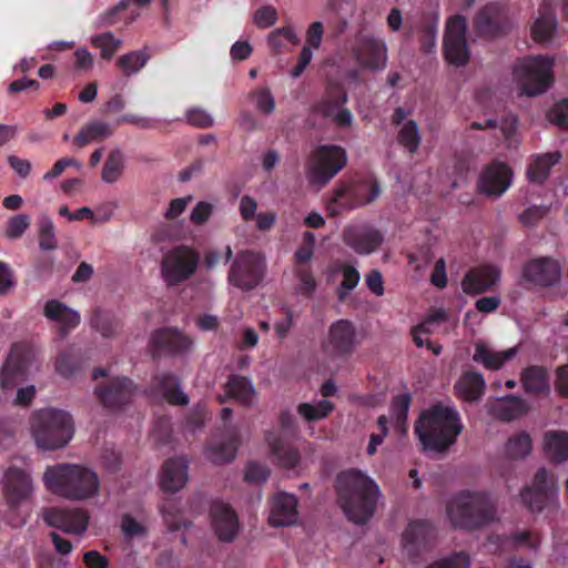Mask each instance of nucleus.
<instances>
[{
	"instance_id": "1",
	"label": "nucleus",
	"mask_w": 568,
	"mask_h": 568,
	"mask_svg": "<svg viewBox=\"0 0 568 568\" xmlns=\"http://www.w3.org/2000/svg\"><path fill=\"white\" fill-rule=\"evenodd\" d=\"M337 504L348 520L365 524L374 515L379 496L377 484L357 469L341 471L335 480Z\"/></svg>"
},
{
	"instance_id": "2",
	"label": "nucleus",
	"mask_w": 568,
	"mask_h": 568,
	"mask_svg": "<svg viewBox=\"0 0 568 568\" xmlns=\"http://www.w3.org/2000/svg\"><path fill=\"white\" fill-rule=\"evenodd\" d=\"M457 409L442 403L423 412L415 424V433L425 450L445 453L463 430Z\"/></svg>"
},
{
	"instance_id": "3",
	"label": "nucleus",
	"mask_w": 568,
	"mask_h": 568,
	"mask_svg": "<svg viewBox=\"0 0 568 568\" xmlns=\"http://www.w3.org/2000/svg\"><path fill=\"white\" fill-rule=\"evenodd\" d=\"M45 488L69 500H87L98 495L100 480L95 471L75 464H57L43 474Z\"/></svg>"
},
{
	"instance_id": "4",
	"label": "nucleus",
	"mask_w": 568,
	"mask_h": 568,
	"mask_svg": "<svg viewBox=\"0 0 568 568\" xmlns=\"http://www.w3.org/2000/svg\"><path fill=\"white\" fill-rule=\"evenodd\" d=\"M447 515L455 528L473 531L493 523L497 509L488 493L462 490L448 503Z\"/></svg>"
},
{
	"instance_id": "5",
	"label": "nucleus",
	"mask_w": 568,
	"mask_h": 568,
	"mask_svg": "<svg viewBox=\"0 0 568 568\" xmlns=\"http://www.w3.org/2000/svg\"><path fill=\"white\" fill-rule=\"evenodd\" d=\"M32 433L37 445L43 449H58L67 445L73 435L70 414L64 410L45 408L33 414Z\"/></svg>"
},
{
	"instance_id": "6",
	"label": "nucleus",
	"mask_w": 568,
	"mask_h": 568,
	"mask_svg": "<svg viewBox=\"0 0 568 568\" xmlns=\"http://www.w3.org/2000/svg\"><path fill=\"white\" fill-rule=\"evenodd\" d=\"M347 164L344 148L336 144L318 145L306 163V178L310 184L323 187L328 184Z\"/></svg>"
},
{
	"instance_id": "7",
	"label": "nucleus",
	"mask_w": 568,
	"mask_h": 568,
	"mask_svg": "<svg viewBox=\"0 0 568 568\" xmlns=\"http://www.w3.org/2000/svg\"><path fill=\"white\" fill-rule=\"evenodd\" d=\"M200 264V253L192 246L180 244L166 251L160 271L166 287H175L189 281Z\"/></svg>"
},
{
	"instance_id": "8",
	"label": "nucleus",
	"mask_w": 568,
	"mask_h": 568,
	"mask_svg": "<svg viewBox=\"0 0 568 568\" xmlns=\"http://www.w3.org/2000/svg\"><path fill=\"white\" fill-rule=\"evenodd\" d=\"M379 194L381 186L376 180L358 182L339 181L333 190L328 210L332 215H338L343 211L372 203Z\"/></svg>"
},
{
	"instance_id": "9",
	"label": "nucleus",
	"mask_w": 568,
	"mask_h": 568,
	"mask_svg": "<svg viewBox=\"0 0 568 568\" xmlns=\"http://www.w3.org/2000/svg\"><path fill=\"white\" fill-rule=\"evenodd\" d=\"M554 62L547 57H527L517 61L515 75L524 94L535 97L552 84Z\"/></svg>"
},
{
	"instance_id": "10",
	"label": "nucleus",
	"mask_w": 568,
	"mask_h": 568,
	"mask_svg": "<svg viewBox=\"0 0 568 568\" xmlns=\"http://www.w3.org/2000/svg\"><path fill=\"white\" fill-rule=\"evenodd\" d=\"M265 258L253 251H240L229 270V283L242 291L254 290L264 278Z\"/></svg>"
},
{
	"instance_id": "11",
	"label": "nucleus",
	"mask_w": 568,
	"mask_h": 568,
	"mask_svg": "<svg viewBox=\"0 0 568 568\" xmlns=\"http://www.w3.org/2000/svg\"><path fill=\"white\" fill-rule=\"evenodd\" d=\"M523 504L532 513L558 507V487L552 475L546 468H539L534 476L532 486L520 491Z\"/></svg>"
},
{
	"instance_id": "12",
	"label": "nucleus",
	"mask_w": 568,
	"mask_h": 568,
	"mask_svg": "<svg viewBox=\"0 0 568 568\" xmlns=\"http://www.w3.org/2000/svg\"><path fill=\"white\" fill-rule=\"evenodd\" d=\"M348 100L344 87L339 83H329L322 98L313 105V111L325 119H331L338 128L352 125V112L343 108Z\"/></svg>"
},
{
	"instance_id": "13",
	"label": "nucleus",
	"mask_w": 568,
	"mask_h": 568,
	"mask_svg": "<svg viewBox=\"0 0 568 568\" xmlns=\"http://www.w3.org/2000/svg\"><path fill=\"white\" fill-rule=\"evenodd\" d=\"M467 20L457 14L448 19L444 36L443 52L446 61L463 67L469 61V48L466 39Z\"/></svg>"
},
{
	"instance_id": "14",
	"label": "nucleus",
	"mask_w": 568,
	"mask_h": 568,
	"mask_svg": "<svg viewBox=\"0 0 568 568\" xmlns=\"http://www.w3.org/2000/svg\"><path fill=\"white\" fill-rule=\"evenodd\" d=\"M474 29L479 37L494 39L507 34L511 29V21L506 8L493 2L477 12Z\"/></svg>"
},
{
	"instance_id": "15",
	"label": "nucleus",
	"mask_w": 568,
	"mask_h": 568,
	"mask_svg": "<svg viewBox=\"0 0 568 568\" xmlns=\"http://www.w3.org/2000/svg\"><path fill=\"white\" fill-rule=\"evenodd\" d=\"M136 392V385L129 377H112L94 389L100 403L108 409L116 410L128 405Z\"/></svg>"
},
{
	"instance_id": "16",
	"label": "nucleus",
	"mask_w": 568,
	"mask_h": 568,
	"mask_svg": "<svg viewBox=\"0 0 568 568\" xmlns=\"http://www.w3.org/2000/svg\"><path fill=\"white\" fill-rule=\"evenodd\" d=\"M43 521L53 528L70 535H82L87 531L90 520L88 510L82 508L62 509L48 507L42 509Z\"/></svg>"
},
{
	"instance_id": "17",
	"label": "nucleus",
	"mask_w": 568,
	"mask_h": 568,
	"mask_svg": "<svg viewBox=\"0 0 568 568\" xmlns=\"http://www.w3.org/2000/svg\"><path fill=\"white\" fill-rule=\"evenodd\" d=\"M561 267L552 257L531 258L523 266V280L539 287H551L559 283Z\"/></svg>"
},
{
	"instance_id": "18",
	"label": "nucleus",
	"mask_w": 568,
	"mask_h": 568,
	"mask_svg": "<svg viewBox=\"0 0 568 568\" xmlns=\"http://www.w3.org/2000/svg\"><path fill=\"white\" fill-rule=\"evenodd\" d=\"M149 346L153 358L182 355L191 348L192 339L176 328L163 327L152 333Z\"/></svg>"
},
{
	"instance_id": "19",
	"label": "nucleus",
	"mask_w": 568,
	"mask_h": 568,
	"mask_svg": "<svg viewBox=\"0 0 568 568\" xmlns=\"http://www.w3.org/2000/svg\"><path fill=\"white\" fill-rule=\"evenodd\" d=\"M383 241L382 232L371 225H349L343 231V242L359 255L374 253Z\"/></svg>"
},
{
	"instance_id": "20",
	"label": "nucleus",
	"mask_w": 568,
	"mask_h": 568,
	"mask_svg": "<svg viewBox=\"0 0 568 568\" xmlns=\"http://www.w3.org/2000/svg\"><path fill=\"white\" fill-rule=\"evenodd\" d=\"M33 493V484L28 471L11 466L4 473L3 494L10 508H17Z\"/></svg>"
},
{
	"instance_id": "21",
	"label": "nucleus",
	"mask_w": 568,
	"mask_h": 568,
	"mask_svg": "<svg viewBox=\"0 0 568 568\" xmlns=\"http://www.w3.org/2000/svg\"><path fill=\"white\" fill-rule=\"evenodd\" d=\"M435 537L436 528L429 520H413L403 532L402 541L404 550L410 559H416Z\"/></svg>"
},
{
	"instance_id": "22",
	"label": "nucleus",
	"mask_w": 568,
	"mask_h": 568,
	"mask_svg": "<svg viewBox=\"0 0 568 568\" xmlns=\"http://www.w3.org/2000/svg\"><path fill=\"white\" fill-rule=\"evenodd\" d=\"M357 63L365 69L381 70L386 64V45L384 41L372 36H361L353 48Z\"/></svg>"
},
{
	"instance_id": "23",
	"label": "nucleus",
	"mask_w": 568,
	"mask_h": 568,
	"mask_svg": "<svg viewBox=\"0 0 568 568\" xmlns=\"http://www.w3.org/2000/svg\"><path fill=\"white\" fill-rule=\"evenodd\" d=\"M327 349L335 357L351 355L356 347V329L348 320L334 322L328 329Z\"/></svg>"
},
{
	"instance_id": "24",
	"label": "nucleus",
	"mask_w": 568,
	"mask_h": 568,
	"mask_svg": "<svg viewBox=\"0 0 568 568\" xmlns=\"http://www.w3.org/2000/svg\"><path fill=\"white\" fill-rule=\"evenodd\" d=\"M212 528L221 541H232L239 532V518L233 508L223 501H213L210 508Z\"/></svg>"
},
{
	"instance_id": "25",
	"label": "nucleus",
	"mask_w": 568,
	"mask_h": 568,
	"mask_svg": "<svg viewBox=\"0 0 568 568\" xmlns=\"http://www.w3.org/2000/svg\"><path fill=\"white\" fill-rule=\"evenodd\" d=\"M513 172L506 163L495 162L480 174L478 190L490 196H500L510 185Z\"/></svg>"
},
{
	"instance_id": "26",
	"label": "nucleus",
	"mask_w": 568,
	"mask_h": 568,
	"mask_svg": "<svg viewBox=\"0 0 568 568\" xmlns=\"http://www.w3.org/2000/svg\"><path fill=\"white\" fill-rule=\"evenodd\" d=\"M500 271L494 265H480L470 268L462 282L466 294H481L490 290L499 280Z\"/></svg>"
},
{
	"instance_id": "27",
	"label": "nucleus",
	"mask_w": 568,
	"mask_h": 568,
	"mask_svg": "<svg viewBox=\"0 0 568 568\" xmlns=\"http://www.w3.org/2000/svg\"><path fill=\"white\" fill-rule=\"evenodd\" d=\"M297 517V498L295 495L278 493L273 497L268 519L272 526H291L296 523Z\"/></svg>"
},
{
	"instance_id": "28",
	"label": "nucleus",
	"mask_w": 568,
	"mask_h": 568,
	"mask_svg": "<svg viewBox=\"0 0 568 568\" xmlns=\"http://www.w3.org/2000/svg\"><path fill=\"white\" fill-rule=\"evenodd\" d=\"M43 315L52 321L59 323V335L65 337L72 329L80 324V314L67 306L58 300H50L43 307Z\"/></svg>"
},
{
	"instance_id": "29",
	"label": "nucleus",
	"mask_w": 568,
	"mask_h": 568,
	"mask_svg": "<svg viewBox=\"0 0 568 568\" xmlns=\"http://www.w3.org/2000/svg\"><path fill=\"white\" fill-rule=\"evenodd\" d=\"M187 468V460L184 457L169 458L162 467L161 488L170 493L182 489L189 479Z\"/></svg>"
},
{
	"instance_id": "30",
	"label": "nucleus",
	"mask_w": 568,
	"mask_h": 568,
	"mask_svg": "<svg viewBox=\"0 0 568 568\" xmlns=\"http://www.w3.org/2000/svg\"><path fill=\"white\" fill-rule=\"evenodd\" d=\"M151 388L171 405L184 406L189 403L187 395L181 390L179 378L171 373L155 375Z\"/></svg>"
},
{
	"instance_id": "31",
	"label": "nucleus",
	"mask_w": 568,
	"mask_h": 568,
	"mask_svg": "<svg viewBox=\"0 0 568 568\" xmlns=\"http://www.w3.org/2000/svg\"><path fill=\"white\" fill-rule=\"evenodd\" d=\"M240 444L236 432H225L219 440L213 442L206 448V457L214 464L222 465L234 459Z\"/></svg>"
},
{
	"instance_id": "32",
	"label": "nucleus",
	"mask_w": 568,
	"mask_h": 568,
	"mask_svg": "<svg viewBox=\"0 0 568 568\" xmlns=\"http://www.w3.org/2000/svg\"><path fill=\"white\" fill-rule=\"evenodd\" d=\"M560 159L561 153L559 151L531 155L526 170L528 181L534 184L545 183L550 175L551 169Z\"/></svg>"
},
{
	"instance_id": "33",
	"label": "nucleus",
	"mask_w": 568,
	"mask_h": 568,
	"mask_svg": "<svg viewBox=\"0 0 568 568\" xmlns=\"http://www.w3.org/2000/svg\"><path fill=\"white\" fill-rule=\"evenodd\" d=\"M538 12L539 17L531 27V37L536 42H547L557 28L556 12L551 1L542 0Z\"/></svg>"
},
{
	"instance_id": "34",
	"label": "nucleus",
	"mask_w": 568,
	"mask_h": 568,
	"mask_svg": "<svg viewBox=\"0 0 568 568\" xmlns=\"http://www.w3.org/2000/svg\"><path fill=\"white\" fill-rule=\"evenodd\" d=\"M454 388L459 398L471 403L484 395L486 382L481 373L468 371L462 374Z\"/></svg>"
},
{
	"instance_id": "35",
	"label": "nucleus",
	"mask_w": 568,
	"mask_h": 568,
	"mask_svg": "<svg viewBox=\"0 0 568 568\" xmlns=\"http://www.w3.org/2000/svg\"><path fill=\"white\" fill-rule=\"evenodd\" d=\"M527 403L517 396L507 395L493 402L489 406V413L503 422L514 420L528 412Z\"/></svg>"
},
{
	"instance_id": "36",
	"label": "nucleus",
	"mask_w": 568,
	"mask_h": 568,
	"mask_svg": "<svg viewBox=\"0 0 568 568\" xmlns=\"http://www.w3.org/2000/svg\"><path fill=\"white\" fill-rule=\"evenodd\" d=\"M265 439L271 448L272 455L276 458L278 465L284 468H294L300 460L298 452L276 433L268 432Z\"/></svg>"
},
{
	"instance_id": "37",
	"label": "nucleus",
	"mask_w": 568,
	"mask_h": 568,
	"mask_svg": "<svg viewBox=\"0 0 568 568\" xmlns=\"http://www.w3.org/2000/svg\"><path fill=\"white\" fill-rule=\"evenodd\" d=\"M516 348H508L503 352H494L485 343L478 342L475 345L473 361L481 364L485 368L497 371L516 354Z\"/></svg>"
},
{
	"instance_id": "38",
	"label": "nucleus",
	"mask_w": 568,
	"mask_h": 568,
	"mask_svg": "<svg viewBox=\"0 0 568 568\" xmlns=\"http://www.w3.org/2000/svg\"><path fill=\"white\" fill-rule=\"evenodd\" d=\"M112 135L110 125L102 121H92L81 128L73 138V144L78 148H84L93 142H101Z\"/></svg>"
},
{
	"instance_id": "39",
	"label": "nucleus",
	"mask_w": 568,
	"mask_h": 568,
	"mask_svg": "<svg viewBox=\"0 0 568 568\" xmlns=\"http://www.w3.org/2000/svg\"><path fill=\"white\" fill-rule=\"evenodd\" d=\"M545 450L556 463L568 459V433L549 430L545 434Z\"/></svg>"
},
{
	"instance_id": "40",
	"label": "nucleus",
	"mask_w": 568,
	"mask_h": 568,
	"mask_svg": "<svg viewBox=\"0 0 568 568\" xmlns=\"http://www.w3.org/2000/svg\"><path fill=\"white\" fill-rule=\"evenodd\" d=\"M521 382L527 393L540 394L549 389L548 373L541 366H529L521 374Z\"/></svg>"
},
{
	"instance_id": "41",
	"label": "nucleus",
	"mask_w": 568,
	"mask_h": 568,
	"mask_svg": "<svg viewBox=\"0 0 568 568\" xmlns=\"http://www.w3.org/2000/svg\"><path fill=\"white\" fill-rule=\"evenodd\" d=\"M150 60V54L146 52V48L143 50L131 51L123 55H120L115 61V67L125 77H131L138 73Z\"/></svg>"
},
{
	"instance_id": "42",
	"label": "nucleus",
	"mask_w": 568,
	"mask_h": 568,
	"mask_svg": "<svg viewBox=\"0 0 568 568\" xmlns=\"http://www.w3.org/2000/svg\"><path fill=\"white\" fill-rule=\"evenodd\" d=\"M123 171L124 155L120 149H114L106 156L102 168L101 179L109 184L115 183L122 176Z\"/></svg>"
},
{
	"instance_id": "43",
	"label": "nucleus",
	"mask_w": 568,
	"mask_h": 568,
	"mask_svg": "<svg viewBox=\"0 0 568 568\" xmlns=\"http://www.w3.org/2000/svg\"><path fill=\"white\" fill-rule=\"evenodd\" d=\"M226 394L242 404L248 405L254 389L248 378L233 375L226 383Z\"/></svg>"
},
{
	"instance_id": "44",
	"label": "nucleus",
	"mask_w": 568,
	"mask_h": 568,
	"mask_svg": "<svg viewBox=\"0 0 568 568\" xmlns=\"http://www.w3.org/2000/svg\"><path fill=\"white\" fill-rule=\"evenodd\" d=\"M531 450L530 436L523 432L510 437L505 445V455L510 459H521Z\"/></svg>"
},
{
	"instance_id": "45",
	"label": "nucleus",
	"mask_w": 568,
	"mask_h": 568,
	"mask_svg": "<svg viewBox=\"0 0 568 568\" xmlns=\"http://www.w3.org/2000/svg\"><path fill=\"white\" fill-rule=\"evenodd\" d=\"M91 325L104 337L114 336L121 327L119 320H116L110 313L103 312L101 310L94 311L91 317Z\"/></svg>"
},
{
	"instance_id": "46",
	"label": "nucleus",
	"mask_w": 568,
	"mask_h": 568,
	"mask_svg": "<svg viewBox=\"0 0 568 568\" xmlns=\"http://www.w3.org/2000/svg\"><path fill=\"white\" fill-rule=\"evenodd\" d=\"M397 142L410 154L415 153L420 144L417 123L414 120L405 122L397 133Z\"/></svg>"
},
{
	"instance_id": "47",
	"label": "nucleus",
	"mask_w": 568,
	"mask_h": 568,
	"mask_svg": "<svg viewBox=\"0 0 568 568\" xmlns=\"http://www.w3.org/2000/svg\"><path fill=\"white\" fill-rule=\"evenodd\" d=\"M334 409V404L327 399H322L315 405L302 403L297 406V413L307 422L320 420L329 415Z\"/></svg>"
},
{
	"instance_id": "48",
	"label": "nucleus",
	"mask_w": 568,
	"mask_h": 568,
	"mask_svg": "<svg viewBox=\"0 0 568 568\" xmlns=\"http://www.w3.org/2000/svg\"><path fill=\"white\" fill-rule=\"evenodd\" d=\"M91 44L101 50V58L103 60H111L121 48L122 40L115 38L111 32H102L92 37Z\"/></svg>"
},
{
	"instance_id": "49",
	"label": "nucleus",
	"mask_w": 568,
	"mask_h": 568,
	"mask_svg": "<svg viewBox=\"0 0 568 568\" xmlns=\"http://www.w3.org/2000/svg\"><path fill=\"white\" fill-rule=\"evenodd\" d=\"M23 362L11 353L1 369L0 381L2 387L12 388L16 385L17 377L23 375Z\"/></svg>"
},
{
	"instance_id": "50",
	"label": "nucleus",
	"mask_w": 568,
	"mask_h": 568,
	"mask_svg": "<svg viewBox=\"0 0 568 568\" xmlns=\"http://www.w3.org/2000/svg\"><path fill=\"white\" fill-rule=\"evenodd\" d=\"M80 369V359L72 348L59 353L55 359V371L63 377L69 378Z\"/></svg>"
},
{
	"instance_id": "51",
	"label": "nucleus",
	"mask_w": 568,
	"mask_h": 568,
	"mask_svg": "<svg viewBox=\"0 0 568 568\" xmlns=\"http://www.w3.org/2000/svg\"><path fill=\"white\" fill-rule=\"evenodd\" d=\"M284 40H286L293 44L298 43L300 40H298L293 27L286 26V27L277 28V29L273 30L268 34L267 43H268L270 48L272 49V51L277 54V53H281L283 51V49L285 48Z\"/></svg>"
},
{
	"instance_id": "52",
	"label": "nucleus",
	"mask_w": 568,
	"mask_h": 568,
	"mask_svg": "<svg viewBox=\"0 0 568 568\" xmlns=\"http://www.w3.org/2000/svg\"><path fill=\"white\" fill-rule=\"evenodd\" d=\"M39 247L42 251H54L58 241L54 233V225L50 217L41 216L38 222Z\"/></svg>"
},
{
	"instance_id": "53",
	"label": "nucleus",
	"mask_w": 568,
	"mask_h": 568,
	"mask_svg": "<svg viewBox=\"0 0 568 568\" xmlns=\"http://www.w3.org/2000/svg\"><path fill=\"white\" fill-rule=\"evenodd\" d=\"M410 406V395L399 394L396 395L390 404V415L395 418L398 425L405 424L407 419L408 409Z\"/></svg>"
},
{
	"instance_id": "54",
	"label": "nucleus",
	"mask_w": 568,
	"mask_h": 568,
	"mask_svg": "<svg viewBox=\"0 0 568 568\" xmlns=\"http://www.w3.org/2000/svg\"><path fill=\"white\" fill-rule=\"evenodd\" d=\"M163 519L171 531L186 528L190 524L186 521L179 511L175 510L174 505L171 501L165 503L161 507Z\"/></svg>"
},
{
	"instance_id": "55",
	"label": "nucleus",
	"mask_w": 568,
	"mask_h": 568,
	"mask_svg": "<svg viewBox=\"0 0 568 568\" xmlns=\"http://www.w3.org/2000/svg\"><path fill=\"white\" fill-rule=\"evenodd\" d=\"M185 118L190 125L200 129H209L214 124V120L211 114L199 106L189 109L185 113Z\"/></svg>"
},
{
	"instance_id": "56",
	"label": "nucleus",
	"mask_w": 568,
	"mask_h": 568,
	"mask_svg": "<svg viewBox=\"0 0 568 568\" xmlns=\"http://www.w3.org/2000/svg\"><path fill=\"white\" fill-rule=\"evenodd\" d=\"M469 556L465 551H460L437 560L426 568H469Z\"/></svg>"
},
{
	"instance_id": "57",
	"label": "nucleus",
	"mask_w": 568,
	"mask_h": 568,
	"mask_svg": "<svg viewBox=\"0 0 568 568\" xmlns=\"http://www.w3.org/2000/svg\"><path fill=\"white\" fill-rule=\"evenodd\" d=\"M296 277L300 281V292L303 295L311 296L316 288V281L310 266H298Z\"/></svg>"
},
{
	"instance_id": "58",
	"label": "nucleus",
	"mask_w": 568,
	"mask_h": 568,
	"mask_svg": "<svg viewBox=\"0 0 568 568\" xmlns=\"http://www.w3.org/2000/svg\"><path fill=\"white\" fill-rule=\"evenodd\" d=\"M30 225V219L26 214L11 217L7 223L6 234L9 239H19Z\"/></svg>"
},
{
	"instance_id": "59",
	"label": "nucleus",
	"mask_w": 568,
	"mask_h": 568,
	"mask_svg": "<svg viewBox=\"0 0 568 568\" xmlns=\"http://www.w3.org/2000/svg\"><path fill=\"white\" fill-rule=\"evenodd\" d=\"M121 529L126 538L141 537L146 535V528L136 521L130 514H124L121 520Z\"/></svg>"
},
{
	"instance_id": "60",
	"label": "nucleus",
	"mask_w": 568,
	"mask_h": 568,
	"mask_svg": "<svg viewBox=\"0 0 568 568\" xmlns=\"http://www.w3.org/2000/svg\"><path fill=\"white\" fill-rule=\"evenodd\" d=\"M277 20V11L272 6H264L254 13V22L258 28L266 29L273 26Z\"/></svg>"
},
{
	"instance_id": "61",
	"label": "nucleus",
	"mask_w": 568,
	"mask_h": 568,
	"mask_svg": "<svg viewBox=\"0 0 568 568\" xmlns=\"http://www.w3.org/2000/svg\"><path fill=\"white\" fill-rule=\"evenodd\" d=\"M255 104L260 112L264 114L273 113L275 109V101L267 88L260 89L254 93Z\"/></svg>"
},
{
	"instance_id": "62",
	"label": "nucleus",
	"mask_w": 568,
	"mask_h": 568,
	"mask_svg": "<svg viewBox=\"0 0 568 568\" xmlns=\"http://www.w3.org/2000/svg\"><path fill=\"white\" fill-rule=\"evenodd\" d=\"M548 115L552 123L560 128L568 129V99H564L556 103L549 111Z\"/></svg>"
},
{
	"instance_id": "63",
	"label": "nucleus",
	"mask_w": 568,
	"mask_h": 568,
	"mask_svg": "<svg viewBox=\"0 0 568 568\" xmlns=\"http://www.w3.org/2000/svg\"><path fill=\"white\" fill-rule=\"evenodd\" d=\"M270 476L268 469L257 463H250L246 467L244 479L248 483L261 484L267 480Z\"/></svg>"
},
{
	"instance_id": "64",
	"label": "nucleus",
	"mask_w": 568,
	"mask_h": 568,
	"mask_svg": "<svg viewBox=\"0 0 568 568\" xmlns=\"http://www.w3.org/2000/svg\"><path fill=\"white\" fill-rule=\"evenodd\" d=\"M338 270L342 272L343 281L341 283L342 287L346 291L354 290L361 278L359 272L352 265L346 263L341 264Z\"/></svg>"
}]
</instances>
